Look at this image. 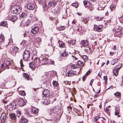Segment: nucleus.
Returning <instances> with one entry per match:
<instances>
[{"label":"nucleus","instance_id":"nucleus-50","mask_svg":"<svg viewBox=\"0 0 123 123\" xmlns=\"http://www.w3.org/2000/svg\"><path fill=\"white\" fill-rule=\"evenodd\" d=\"M25 42H26L25 41H23L21 42V43H20V44L21 45H22V44H23V46H25L26 45H25Z\"/></svg>","mask_w":123,"mask_h":123},{"label":"nucleus","instance_id":"nucleus-46","mask_svg":"<svg viewBox=\"0 0 123 123\" xmlns=\"http://www.w3.org/2000/svg\"><path fill=\"white\" fill-rule=\"evenodd\" d=\"M83 3L85 6L86 7L88 6H87V1H86L84 0L83 1Z\"/></svg>","mask_w":123,"mask_h":123},{"label":"nucleus","instance_id":"nucleus-15","mask_svg":"<svg viewBox=\"0 0 123 123\" xmlns=\"http://www.w3.org/2000/svg\"><path fill=\"white\" fill-rule=\"evenodd\" d=\"M68 55V54L67 52L65 51H64L61 54V56L63 57H65V58H66L67 56Z\"/></svg>","mask_w":123,"mask_h":123},{"label":"nucleus","instance_id":"nucleus-11","mask_svg":"<svg viewBox=\"0 0 123 123\" xmlns=\"http://www.w3.org/2000/svg\"><path fill=\"white\" fill-rule=\"evenodd\" d=\"M39 31V28L37 27L34 26L32 30L31 31L32 33L36 34Z\"/></svg>","mask_w":123,"mask_h":123},{"label":"nucleus","instance_id":"nucleus-60","mask_svg":"<svg viewBox=\"0 0 123 123\" xmlns=\"http://www.w3.org/2000/svg\"><path fill=\"white\" fill-rule=\"evenodd\" d=\"M72 57H73V59L74 60H77L78 59L75 56H74L73 55H72Z\"/></svg>","mask_w":123,"mask_h":123},{"label":"nucleus","instance_id":"nucleus-16","mask_svg":"<svg viewBox=\"0 0 123 123\" xmlns=\"http://www.w3.org/2000/svg\"><path fill=\"white\" fill-rule=\"evenodd\" d=\"M0 25L6 27L7 26V21H2L0 23Z\"/></svg>","mask_w":123,"mask_h":123},{"label":"nucleus","instance_id":"nucleus-40","mask_svg":"<svg viewBox=\"0 0 123 123\" xmlns=\"http://www.w3.org/2000/svg\"><path fill=\"white\" fill-rule=\"evenodd\" d=\"M71 6H74L75 8H77L78 6L76 2L72 3L71 4Z\"/></svg>","mask_w":123,"mask_h":123},{"label":"nucleus","instance_id":"nucleus-9","mask_svg":"<svg viewBox=\"0 0 123 123\" xmlns=\"http://www.w3.org/2000/svg\"><path fill=\"white\" fill-rule=\"evenodd\" d=\"M6 115L5 113H3L1 114L0 117V119L1 120V123H5V120L6 118Z\"/></svg>","mask_w":123,"mask_h":123},{"label":"nucleus","instance_id":"nucleus-23","mask_svg":"<svg viewBox=\"0 0 123 123\" xmlns=\"http://www.w3.org/2000/svg\"><path fill=\"white\" fill-rule=\"evenodd\" d=\"M13 52L16 53L18 52L19 49L17 47L14 46L12 49Z\"/></svg>","mask_w":123,"mask_h":123},{"label":"nucleus","instance_id":"nucleus-47","mask_svg":"<svg viewBox=\"0 0 123 123\" xmlns=\"http://www.w3.org/2000/svg\"><path fill=\"white\" fill-rule=\"evenodd\" d=\"M103 18H100L99 17H98L96 18V19L97 20L99 21H102L103 19Z\"/></svg>","mask_w":123,"mask_h":123},{"label":"nucleus","instance_id":"nucleus-18","mask_svg":"<svg viewBox=\"0 0 123 123\" xmlns=\"http://www.w3.org/2000/svg\"><path fill=\"white\" fill-rule=\"evenodd\" d=\"M59 43V45L60 48H64L65 47V44L64 43L60 41H58Z\"/></svg>","mask_w":123,"mask_h":123},{"label":"nucleus","instance_id":"nucleus-52","mask_svg":"<svg viewBox=\"0 0 123 123\" xmlns=\"http://www.w3.org/2000/svg\"><path fill=\"white\" fill-rule=\"evenodd\" d=\"M105 112L107 113H108L109 112V109L108 107L106 108Z\"/></svg>","mask_w":123,"mask_h":123},{"label":"nucleus","instance_id":"nucleus-35","mask_svg":"<svg viewBox=\"0 0 123 123\" xmlns=\"http://www.w3.org/2000/svg\"><path fill=\"white\" fill-rule=\"evenodd\" d=\"M5 64L6 65V66L8 67V66L10 65L11 63L9 61L7 60L5 62Z\"/></svg>","mask_w":123,"mask_h":123},{"label":"nucleus","instance_id":"nucleus-51","mask_svg":"<svg viewBox=\"0 0 123 123\" xmlns=\"http://www.w3.org/2000/svg\"><path fill=\"white\" fill-rule=\"evenodd\" d=\"M80 27V26H78V27H77L76 28H75V30L77 31H79V30Z\"/></svg>","mask_w":123,"mask_h":123},{"label":"nucleus","instance_id":"nucleus-25","mask_svg":"<svg viewBox=\"0 0 123 123\" xmlns=\"http://www.w3.org/2000/svg\"><path fill=\"white\" fill-rule=\"evenodd\" d=\"M9 115V117L11 119H14L16 118L15 115L14 114L11 113Z\"/></svg>","mask_w":123,"mask_h":123},{"label":"nucleus","instance_id":"nucleus-33","mask_svg":"<svg viewBox=\"0 0 123 123\" xmlns=\"http://www.w3.org/2000/svg\"><path fill=\"white\" fill-rule=\"evenodd\" d=\"M24 76L25 78L27 80H29L30 79V77L27 74L25 73L24 74Z\"/></svg>","mask_w":123,"mask_h":123},{"label":"nucleus","instance_id":"nucleus-28","mask_svg":"<svg viewBox=\"0 0 123 123\" xmlns=\"http://www.w3.org/2000/svg\"><path fill=\"white\" fill-rule=\"evenodd\" d=\"M50 101H49V99H45L44 100V101L43 102V104L45 105H48V104H49L50 103H50Z\"/></svg>","mask_w":123,"mask_h":123},{"label":"nucleus","instance_id":"nucleus-36","mask_svg":"<svg viewBox=\"0 0 123 123\" xmlns=\"http://www.w3.org/2000/svg\"><path fill=\"white\" fill-rule=\"evenodd\" d=\"M10 105L11 106L12 108H15L16 106V104L15 102H13L10 104Z\"/></svg>","mask_w":123,"mask_h":123},{"label":"nucleus","instance_id":"nucleus-37","mask_svg":"<svg viewBox=\"0 0 123 123\" xmlns=\"http://www.w3.org/2000/svg\"><path fill=\"white\" fill-rule=\"evenodd\" d=\"M41 58L42 59V61L43 60H45L46 59H47V57L46 56V55H42L41 56Z\"/></svg>","mask_w":123,"mask_h":123},{"label":"nucleus","instance_id":"nucleus-5","mask_svg":"<svg viewBox=\"0 0 123 123\" xmlns=\"http://www.w3.org/2000/svg\"><path fill=\"white\" fill-rule=\"evenodd\" d=\"M18 105L20 106H22L26 104L25 100L23 99L19 98L18 99L17 102Z\"/></svg>","mask_w":123,"mask_h":123},{"label":"nucleus","instance_id":"nucleus-12","mask_svg":"<svg viewBox=\"0 0 123 123\" xmlns=\"http://www.w3.org/2000/svg\"><path fill=\"white\" fill-rule=\"evenodd\" d=\"M35 42L36 43V44H37V45H39L41 41V38L38 37L36 38H35Z\"/></svg>","mask_w":123,"mask_h":123},{"label":"nucleus","instance_id":"nucleus-38","mask_svg":"<svg viewBox=\"0 0 123 123\" xmlns=\"http://www.w3.org/2000/svg\"><path fill=\"white\" fill-rule=\"evenodd\" d=\"M72 109V107L69 105L67 107V111H68V113H69L71 111Z\"/></svg>","mask_w":123,"mask_h":123},{"label":"nucleus","instance_id":"nucleus-14","mask_svg":"<svg viewBox=\"0 0 123 123\" xmlns=\"http://www.w3.org/2000/svg\"><path fill=\"white\" fill-rule=\"evenodd\" d=\"M27 8L29 10H32L35 8V6L33 4H29L27 6Z\"/></svg>","mask_w":123,"mask_h":123},{"label":"nucleus","instance_id":"nucleus-64","mask_svg":"<svg viewBox=\"0 0 123 123\" xmlns=\"http://www.w3.org/2000/svg\"><path fill=\"white\" fill-rule=\"evenodd\" d=\"M113 49L114 51H115L116 50V46L115 45L113 46Z\"/></svg>","mask_w":123,"mask_h":123},{"label":"nucleus","instance_id":"nucleus-27","mask_svg":"<svg viewBox=\"0 0 123 123\" xmlns=\"http://www.w3.org/2000/svg\"><path fill=\"white\" fill-rule=\"evenodd\" d=\"M26 16V14L25 13H23L20 16V18L22 20L25 18Z\"/></svg>","mask_w":123,"mask_h":123},{"label":"nucleus","instance_id":"nucleus-54","mask_svg":"<svg viewBox=\"0 0 123 123\" xmlns=\"http://www.w3.org/2000/svg\"><path fill=\"white\" fill-rule=\"evenodd\" d=\"M110 7L111 10H113V9H114V6L113 5H111L110 6Z\"/></svg>","mask_w":123,"mask_h":123},{"label":"nucleus","instance_id":"nucleus-22","mask_svg":"<svg viewBox=\"0 0 123 123\" xmlns=\"http://www.w3.org/2000/svg\"><path fill=\"white\" fill-rule=\"evenodd\" d=\"M21 123H27L28 122V120L25 118L22 117L21 120Z\"/></svg>","mask_w":123,"mask_h":123},{"label":"nucleus","instance_id":"nucleus-63","mask_svg":"<svg viewBox=\"0 0 123 123\" xmlns=\"http://www.w3.org/2000/svg\"><path fill=\"white\" fill-rule=\"evenodd\" d=\"M18 115L19 114V116H20L21 115V112L19 111H18L17 112Z\"/></svg>","mask_w":123,"mask_h":123},{"label":"nucleus","instance_id":"nucleus-49","mask_svg":"<svg viewBox=\"0 0 123 123\" xmlns=\"http://www.w3.org/2000/svg\"><path fill=\"white\" fill-rule=\"evenodd\" d=\"M31 20L33 21H35L37 20V18L36 17H34L32 18Z\"/></svg>","mask_w":123,"mask_h":123},{"label":"nucleus","instance_id":"nucleus-20","mask_svg":"<svg viewBox=\"0 0 123 123\" xmlns=\"http://www.w3.org/2000/svg\"><path fill=\"white\" fill-rule=\"evenodd\" d=\"M102 27L101 26H96V29L98 32L101 31L102 29Z\"/></svg>","mask_w":123,"mask_h":123},{"label":"nucleus","instance_id":"nucleus-53","mask_svg":"<svg viewBox=\"0 0 123 123\" xmlns=\"http://www.w3.org/2000/svg\"><path fill=\"white\" fill-rule=\"evenodd\" d=\"M50 49L52 52L54 51V48L52 46L50 47Z\"/></svg>","mask_w":123,"mask_h":123},{"label":"nucleus","instance_id":"nucleus-55","mask_svg":"<svg viewBox=\"0 0 123 123\" xmlns=\"http://www.w3.org/2000/svg\"><path fill=\"white\" fill-rule=\"evenodd\" d=\"M103 78H104V79L105 80V82H105V83H106V81L107 80V77L106 76H104V77H103Z\"/></svg>","mask_w":123,"mask_h":123},{"label":"nucleus","instance_id":"nucleus-39","mask_svg":"<svg viewBox=\"0 0 123 123\" xmlns=\"http://www.w3.org/2000/svg\"><path fill=\"white\" fill-rule=\"evenodd\" d=\"M4 39L3 35L1 34L0 37V42H1Z\"/></svg>","mask_w":123,"mask_h":123},{"label":"nucleus","instance_id":"nucleus-45","mask_svg":"<svg viewBox=\"0 0 123 123\" xmlns=\"http://www.w3.org/2000/svg\"><path fill=\"white\" fill-rule=\"evenodd\" d=\"M82 58L84 61V62H85V61L87 60L88 58L87 57L86 55H84Z\"/></svg>","mask_w":123,"mask_h":123},{"label":"nucleus","instance_id":"nucleus-56","mask_svg":"<svg viewBox=\"0 0 123 123\" xmlns=\"http://www.w3.org/2000/svg\"><path fill=\"white\" fill-rule=\"evenodd\" d=\"M119 111H116L115 113V115H118L119 114Z\"/></svg>","mask_w":123,"mask_h":123},{"label":"nucleus","instance_id":"nucleus-3","mask_svg":"<svg viewBox=\"0 0 123 123\" xmlns=\"http://www.w3.org/2000/svg\"><path fill=\"white\" fill-rule=\"evenodd\" d=\"M23 58L25 61L29 60L30 57V52L27 50H25L23 54Z\"/></svg>","mask_w":123,"mask_h":123},{"label":"nucleus","instance_id":"nucleus-41","mask_svg":"<svg viewBox=\"0 0 123 123\" xmlns=\"http://www.w3.org/2000/svg\"><path fill=\"white\" fill-rule=\"evenodd\" d=\"M101 117H99L96 116L94 118V120L95 122H96L98 121Z\"/></svg>","mask_w":123,"mask_h":123},{"label":"nucleus","instance_id":"nucleus-42","mask_svg":"<svg viewBox=\"0 0 123 123\" xmlns=\"http://www.w3.org/2000/svg\"><path fill=\"white\" fill-rule=\"evenodd\" d=\"M78 64L79 65L82 66L83 65V62H82L80 61H78L77 62Z\"/></svg>","mask_w":123,"mask_h":123},{"label":"nucleus","instance_id":"nucleus-10","mask_svg":"<svg viewBox=\"0 0 123 123\" xmlns=\"http://www.w3.org/2000/svg\"><path fill=\"white\" fill-rule=\"evenodd\" d=\"M76 73L75 71H74L72 70L69 71L67 73V75L68 76H73L75 75Z\"/></svg>","mask_w":123,"mask_h":123},{"label":"nucleus","instance_id":"nucleus-62","mask_svg":"<svg viewBox=\"0 0 123 123\" xmlns=\"http://www.w3.org/2000/svg\"><path fill=\"white\" fill-rule=\"evenodd\" d=\"M27 33H28L26 32L25 33H24L23 34L24 37H25L27 35Z\"/></svg>","mask_w":123,"mask_h":123},{"label":"nucleus","instance_id":"nucleus-8","mask_svg":"<svg viewBox=\"0 0 123 123\" xmlns=\"http://www.w3.org/2000/svg\"><path fill=\"white\" fill-rule=\"evenodd\" d=\"M34 62L35 65H36L37 66L43 65L42 63H41V62H40L39 58L38 57H36L35 58Z\"/></svg>","mask_w":123,"mask_h":123},{"label":"nucleus","instance_id":"nucleus-31","mask_svg":"<svg viewBox=\"0 0 123 123\" xmlns=\"http://www.w3.org/2000/svg\"><path fill=\"white\" fill-rule=\"evenodd\" d=\"M47 0H39V3L40 4H45Z\"/></svg>","mask_w":123,"mask_h":123},{"label":"nucleus","instance_id":"nucleus-7","mask_svg":"<svg viewBox=\"0 0 123 123\" xmlns=\"http://www.w3.org/2000/svg\"><path fill=\"white\" fill-rule=\"evenodd\" d=\"M53 1H51L48 3V6L49 7L52 6L55 7L56 4L57 2L59 0H53Z\"/></svg>","mask_w":123,"mask_h":123},{"label":"nucleus","instance_id":"nucleus-44","mask_svg":"<svg viewBox=\"0 0 123 123\" xmlns=\"http://www.w3.org/2000/svg\"><path fill=\"white\" fill-rule=\"evenodd\" d=\"M30 23V21L28 19V20L25 23V24L26 25H25L26 26H28L29 25Z\"/></svg>","mask_w":123,"mask_h":123},{"label":"nucleus","instance_id":"nucleus-32","mask_svg":"<svg viewBox=\"0 0 123 123\" xmlns=\"http://www.w3.org/2000/svg\"><path fill=\"white\" fill-rule=\"evenodd\" d=\"M114 95L117 97L118 98H119L121 96V94L119 92H116L114 94Z\"/></svg>","mask_w":123,"mask_h":123},{"label":"nucleus","instance_id":"nucleus-19","mask_svg":"<svg viewBox=\"0 0 123 123\" xmlns=\"http://www.w3.org/2000/svg\"><path fill=\"white\" fill-rule=\"evenodd\" d=\"M50 113H48L47 115V118H49L52 117L54 115V113L51 111H50Z\"/></svg>","mask_w":123,"mask_h":123},{"label":"nucleus","instance_id":"nucleus-17","mask_svg":"<svg viewBox=\"0 0 123 123\" xmlns=\"http://www.w3.org/2000/svg\"><path fill=\"white\" fill-rule=\"evenodd\" d=\"M33 62H30L29 64L30 67L31 68H34L37 66Z\"/></svg>","mask_w":123,"mask_h":123},{"label":"nucleus","instance_id":"nucleus-58","mask_svg":"<svg viewBox=\"0 0 123 123\" xmlns=\"http://www.w3.org/2000/svg\"><path fill=\"white\" fill-rule=\"evenodd\" d=\"M86 75L84 76H83L82 78V79H83V80L84 81L85 80L86 78Z\"/></svg>","mask_w":123,"mask_h":123},{"label":"nucleus","instance_id":"nucleus-59","mask_svg":"<svg viewBox=\"0 0 123 123\" xmlns=\"http://www.w3.org/2000/svg\"><path fill=\"white\" fill-rule=\"evenodd\" d=\"M94 80L93 79H92L91 80V82L90 83V85L92 86V83L93 82Z\"/></svg>","mask_w":123,"mask_h":123},{"label":"nucleus","instance_id":"nucleus-4","mask_svg":"<svg viewBox=\"0 0 123 123\" xmlns=\"http://www.w3.org/2000/svg\"><path fill=\"white\" fill-rule=\"evenodd\" d=\"M121 64H120L117 65V66H116V67L118 68L116 69L117 67H116L114 69L113 71V74L114 75L116 76L118 74V70L121 68Z\"/></svg>","mask_w":123,"mask_h":123},{"label":"nucleus","instance_id":"nucleus-43","mask_svg":"<svg viewBox=\"0 0 123 123\" xmlns=\"http://www.w3.org/2000/svg\"><path fill=\"white\" fill-rule=\"evenodd\" d=\"M20 94L23 96H25L26 95V94L24 91L22 90L20 91Z\"/></svg>","mask_w":123,"mask_h":123},{"label":"nucleus","instance_id":"nucleus-6","mask_svg":"<svg viewBox=\"0 0 123 123\" xmlns=\"http://www.w3.org/2000/svg\"><path fill=\"white\" fill-rule=\"evenodd\" d=\"M43 97H45V98L50 97V92L48 89H46L44 90L43 92Z\"/></svg>","mask_w":123,"mask_h":123},{"label":"nucleus","instance_id":"nucleus-30","mask_svg":"<svg viewBox=\"0 0 123 123\" xmlns=\"http://www.w3.org/2000/svg\"><path fill=\"white\" fill-rule=\"evenodd\" d=\"M79 66L77 64H75L71 66V68L72 69L78 68L79 67Z\"/></svg>","mask_w":123,"mask_h":123},{"label":"nucleus","instance_id":"nucleus-26","mask_svg":"<svg viewBox=\"0 0 123 123\" xmlns=\"http://www.w3.org/2000/svg\"><path fill=\"white\" fill-rule=\"evenodd\" d=\"M53 84L55 88L58 87L59 84L57 81H54L53 82Z\"/></svg>","mask_w":123,"mask_h":123},{"label":"nucleus","instance_id":"nucleus-2","mask_svg":"<svg viewBox=\"0 0 123 123\" xmlns=\"http://www.w3.org/2000/svg\"><path fill=\"white\" fill-rule=\"evenodd\" d=\"M38 111L37 109L35 108H32L30 110V113L27 112L26 113L29 117H34L37 115L38 113Z\"/></svg>","mask_w":123,"mask_h":123},{"label":"nucleus","instance_id":"nucleus-24","mask_svg":"<svg viewBox=\"0 0 123 123\" xmlns=\"http://www.w3.org/2000/svg\"><path fill=\"white\" fill-rule=\"evenodd\" d=\"M51 60L50 59H47L46 60H45L43 63V65L44 64H49L50 63V62Z\"/></svg>","mask_w":123,"mask_h":123},{"label":"nucleus","instance_id":"nucleus-21","mask_svg":"<svg viewBox=\"0 0 123 123\" xmlns=\"http://www.w3.org/2000/svg\"><path fill=\"white\" fill-rule=\"evenodd\" d=\"M89 18L88 17L84 18L82 19V21L85 24L87 23L89 21Z\"/></svg>","mask_w":123,"mask_h":123},{"label":"nucleus","instance_id":"nucleus-34","mask_svg":"<svg viewBox=\"0 0 123 123\" xmlns=\"http://www.w3.org/2000/svg\"><path fill=\"white\" fill-rule=\"evenodd\" d=\"M1 67L3 68H6L7 69H9V68L7 67V66H6V65L5 64V62L3 63L1 65Z\"/></svg>","mask_w":123,"mask_h":123},{"label":"nucleus","instance_id":"nucleus-13","mask_svg":"<svg viewBox=\"0 0 123 123\" xmlns=\"http://www.w3.org/2000/svg\"><path fill=\"white\" fill-rule=\"evenodd\" d=\"M81 43L84 46H87L88 42L87 40H82L81 42Z\"/></svg>","mask_w":123,"mask_h":123},{"label":"nucleus","instance_id":"nucleus-29","mask_svg":"<svg viewBox=\"0 0 123 123\" xmlns=\"http://www.w3.org/2000/svg\"><path fill=\"white\" fill-rule=\"evenodd\" d=\"M65 27L64 26H61L57 27V30L59 31L63 30L65 29Z\"/></svg>","mask_w":123,"mask_h":123},{"label":"nucleus","instance_id":"nucleus-57","mask_svg":"<svg viewBox=\"0 0 123 123\" xmlns=\"http://www.w3.org/2000/svg\"><path fill=\"white\" fill-rule=\"evenodd\" d=\"M90 71H88L87 72H86V73L85 75H86V76H87L88 75H89L90 74Z\"/></svg>","mask_w":123,"mask_h":123},{"label":"nucleus","instance_id":"nucleus-61","mask_svg":"<svg viewBox=\"0 0 123 123\" xmlns=\"http://www.w3.org/2000/svg\"><path fill=\"white\" fill-rule=\"evenodd\" d=\"M15 16H11V18L10 19H11V20H12V19H13L12 20H13V19H14V17H15Z\"/></svg>","mask_w":123,"mask_h":123},{"label":"nucleus","instance_id":"nucleus-1","mask_svg":"<svg viewBox=\"0 0 123 123\" xmlns=\"http://www.w3.org/2000/svg\"><path fill=\"white\" fill-rule=\"evenodd\" d=\"M12 12L17 14H19L22 10L21 7L17 5H14L12 8Z\"/></svg>","mask_w":123,"mask_h":123},{"label":"nucleus","instance_id":"nucleus-48","mask_svg":"<svg viewBox=\"0 0 123 123\" xmlns=\"http://www.w3.org/2000/svg\"><path fill=\"white\" fill-rule=\"evenodd\" d=\"M20 63L21 67V68L23 67L24 66V65L23 63L22 60V59L20 60Z\"/></svg>","mask_w":123,"mask_h":123}]
</instances>
